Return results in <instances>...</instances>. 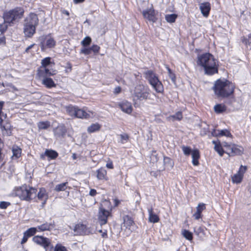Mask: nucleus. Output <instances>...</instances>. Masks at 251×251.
<instances>
[{"mask_svg": "<svg viewBox=\"0 0 251 251\" xmlns=\"http://www.w3.org/2000/svg\"><path fill=\"white\" fill-rule=\"evenodd\" d=\"M193 217L195 219L198 220L201 218V214L197 211L193 214Z\"/></svg>", "mask_w": 251, "mask_h": 251, "instance_id": "obj_57", "label": "nucleus"}, {"mask_svg": "<svg viewBox=\"0 0 251 251\" xmlns=\"http://www.w3.org/2000/svg\"><path fill=\"white\" fill-rule=\"evenodd\" d=\"M101 233V236L103 238H107V231L106 230H104L103 231L102 230H100L99 231Z\"/></svg>", "mask_w": 251, "mask_h": 251, "instance_id": "obj_59", "label": "nucleus"}, {"mask_svg": "<svg viewBox=\"0 0 251 251\" xmlns=\"http://www.w3.org/2000/svg\"><path fill=\"white\" fill-rule=\"evenodd\" d=\"M23 13L24 10L20 7L5 12L3 16L4 23L9 24L10 25L14 24L22 18Z\"/></svg>", "mask_w": 251, "mask_h": 251, "instance_id": "obj_6", "label": "nucleus"}, {"mask_svg": "<svg viewBox=\"0 0 251 251\" xmlns=\"http://www.w3.org/2000/svg\"><path fill=\"white\" fill-rule=\"evenodd\" d=\"M119 106L121 110L127 114H130L132 111V107L130 102L127 101H124L119 104Z\"/></svg>", "mask_w": 251, "mask_h": 251, "instance_id": "obj_17", "label": "nucleus"}, {"mask_svg": "<svg viewBox=\"0 0 251 251\" xmlns=\"http://www.w3.org/2000/svg\"><path fill=\"white\" fill-rule=\"evenodd\" d=\"M106 171L103 168H100L97 171V178L99 179H105L106 176Z\"/></svg>", "mask_w": 251, "mask_h": 251, "instance_id": "obj_34", "label": "nucleus"}, {"mask_svg": "<svg viewBox=\"0 0 251 251\" xmlns=\"http://www.w3.org/2000/svg\"><path fill=\"white\" fill-rule=\"evenodd\" d=\"M248 38L243 37L242 39V42L246 46H250L251 44V33L248 35Z\"/></svg>", "mask_w": 251, "mask_h": 251, "instance_id": "obj_48", "label": "nucleus"}, {"mask_svg": "<svg viewBox=\"0 0 251 251\" xmlns=\"http://www.w3.org/2000/svg\"><path fill=\"white\" fill-rule=\"evenodd\" d=\"M181 149L183 152V153L186 155V156H188L191 153L192 154V150H191V149L190 147H188V146H181Z\"/></svg>", "mask_w": 251, "mask_h": 251, "instance_id": "obj_41", "label": "nucleus"}, {"mask_svg": "<svg viewBox=\"0 0 251 251\" xmlns=\"http://www.w3.org/2000/svg\"><path fill=\"white\" fill-rule=\"evenodd\" d=\"M32 240L34 243L43 247L46 249L50 245V239L42 236H35L32 238Z\"/></svg>", "mask_w": 251, "mask_h": 251, "instance_id": "obj_10", "label": "nucleus"}, {"mask_svg": "<svg viewBox=\"0 0 251 251\" xmlns=\"http://www.w3.org/2000/svg\"><path fill=\"white\" fill-rule=\"evenodd\" d=\"M192 164L194 166L199 164V159L200 157V152L198 150H195L192 152Z\"/></svg>", "mask_w": 251, "mask_h": 251, "instance_id": "obj_24", "label": "nucleus"}, {"mask_svg": "<svg viewBox=\"0 0 251 251\" xmlns=\"http://www.w3.org/2000/svg\"><path fill=\"white\" fill-rule=\"evenodd\" d=\"M45 154L52 159L56 158L58 156L57 152L51 150H47L45 152Z\"/></svg>", "mask_w": 251, "mask_h": 251, "instance_id": "obj_31", "label": "nucleus"}, {"mask_svg": "<svg viewBox=\"0 0 251 251\" xmlns=\"http://www.w3.org/2000/svg\"><path fill=\"white\" fill-rule=\"evenodd\" d=\"M12 159H16L20 157L21 154V150L18 147H14L12 149Z\"/></svg>", "mask_w": 251, "mask_h": 251, "instance_id": "obj_30", "label": "nucleus"}, {"mask_svg": "<svg viewBox=\"0 0 251 251\" xmlns=\"http://www.w3.org/2000/svg\"><path fill=\"white\" fill-rule=\"evenodd\" d=\"M91 52V50L90 49V48H84L83 49H81V53H83L86 55H88L90 54Z\"/></svg>", "mask_w": 251, "mask_h": 251, "instance_id": "obj_52", "label": "nucleus"}, {"mask_svg": "<svg viewBox=\"0 0 251 251\" xmlns=\"http://www.w3.org/2000/svg\"><path fill=\"white\" fill-rule=\"evenodd\" d=\"M243 177V176H242L237 173L232 176V180L234 183H239L241 182Z\"/></svg>", "mask_w": 251, "mask_h": 251, "instance_id": "obj_37", "label": "nucleus"}, {"mask_svg": "<svg viewBox=\"0 0 251 251\" xmlns=\"http://www.w3.org/2000/svg\"><path fill=\"white\" fill-rule=\"evenodd\" d=\"M37 15L34 13H30L25 20V25H29L31 26L36 27L38 24Z\"/></svg>", "mask_w": 251, "mask_h": 251, "instance_id": "obj_12", "label": "nucleus"}, {"mask_svg": "<svg viewBox=\"0 0 251 251\" xmlns=\"http://www.w3.org/2000/svg\"><path fill=\"white\" fill-rule=\"evenodd\" d=\"M90 117V115L86 113L85 111L82 109H79L78 107L76 109L75 117L78 118H88Z\"/></svg>", "mask_w": 251, "mask_h": 251, "instance_id": "obj_27", "label": "nucleus"}, {"mask_svg": "<svg viewBox=\"0 0 251 251\" xmlns=\"http://www.w3.org/2000/svg\"><path fill=\"white\" fill-rule=\"evenodd\" d=\"M212 143L214 145L215 151L218 153L220 156H222L225 151L222 148V145L220 142L215 141H213Z\"/></svg>", "mask_w": 251, "mask_h": 251, "instance_id": "obj_26", "label": "nucleus"}, {"mask_svg": "<svg viewBox=\"0 0 251 251\" xmlns=\"http://www.w3.org/2000/svg\"><path fill=\"white\" fill-rule=\"evenodd\" d=\"M176 17V15L172 14L166 15L165 19L166 21L169 23H174L175 22Z\"/></svg>", "mask_w": 251, "mask_h": 251, "instance_id": "obj_39", "label": "nucleus"}, {"mask_svg": "<svg viewBox=\"0 0 251 251\" xmlns=\"http://www.w3.org/2000/svg\"><path fill=\"white\" fill-rule=\"evenodd\" d=\"M36 27L32 26L29 25H25L24 32L27 37H31L35 33Z\"/></svg>", "mask_w": 251, "mask_h": 251, "instance_id": "obj_19", "label": "nucleus"}, {"mask_svg": "<svg viewBox=\"0 0 251 251\" xmlns=\"http://www.w3.org/2000/svg\"><path fill=\"white\" fill-rule=\"evenodd\" d=\"M3 102L0 101V127L3 135L9 136L11 134L10 124L5 121L6 115L2 111Z\"/></svg>", "mask_w": 251, "mask_h": 251, "instance_id": "obj_7", "label": "nucleus"}, {"mask_svg": "<svg viewBox=\"0 0 251 251\" xmlns=\"http://www.w3.org/2000/svg\"><path fill=\"white\" fill-rule=\"evenodd\" d=\"M151 90L147 85L142 84L136 85L132 92L134 101H143L150 99Z\"/></svg>", "mask_w": 251, "mask_h": 251, "instance_id": "obj_5", "label": "nucleus"}, {"mask_svg": "<svg viewBox=\"0 0 251 251\" xmlns=\"http://www.w3.org/2000/svg\"><path fill=\"white\" fill-rule=\"evenodd\" d=\"M100 128V126L99 124H93L88 127L87 131L89 133H92L99 130Z\"/></svg>", "mask_w": 251, "mask_h": 251, "instance_id": "obj_32", "label": "nucleus"}, {"mask_svg": "<svg viewBox=\"0 0 251 251\" xmlns=\"http://www.w3.org/2000/svg\"><path fill=\"white\" fill-rule=\"evenodd\" d=\"M50 123L49 121L40 122L37 126L39 129H46L50 126Z\"/></svg>", "mask_w": 251, "mask_h": 251, "instance_id": "obj_35", "label": "nucleus"}, {"mask_svg": "<svg viewBox=\"0 0 251 251\" xmlns=\"http://www.w3.org/2000/svg\"><path fill=\"white\" fill-rule=\"evenodd\" d=\"M91 42V39L90 37H86L82 41L81 44L85 47L89 45Z\"/></svg>", "mask_w": 251, "mask_h": 251, "instance_id": "obj_47", "label": "nucleus"}, {"mask_svg": "<svg viewBox=\"0 0 251 251\" xmlns=\"http://www.w3.org/2000/svg\"><path fill=\"white\" fill-rule=\"evenodd\" d=\"M56 74V71L52 69H50L48 67L40 68L38 71V75L40 77H49L53 75Z\"/></svg>", "mask_w": 251, "mask_h": 251, "instance_id": "obj_13", "label": "nucleus"}, {"mask_svg": "<svg viewBox=\"0 0 251 251\" xmlns=\"http://www.w3.org/2000/svg\"><path fill=\"white\" fill-rule=\"evenodd\" d=\"M10 204L9 202L1 201L0 202V208L2 209H5Z\"/></svg>", "mask_w": 251, "mask_h": 251, "instance_id": "obj_53", "label": "nucleus"}, {"mask_svg": "<svg viewBox=\"0 0 251 251\" xmlns=\"http://www.w3.org/2000/svg\"><path fill=\"white\" fill-rule=\"evenodd\" d=\"M215 112L217 113H221L226 110V107L224 105L218 104L214 106Z\"/></svg>", "mask_w": 251, "mask_h": 251, "instance_id": "obj_36", "label": "nucleus"}, {"mask_svg": "<svg viewBox=\"0 0 251 251\" xmlns=\"http://www.w3.org/2000/svg\"><path fill=\"white\" fill-rule=\"evenodd\" d=\"M123 220L124 226H125L126 228L130 229L131 226H133L134 224L133 220L130 217L127 215L124 216Z\"/></svg>", "mask_w": 251, "mask_h": 251, "instance_id": "obj_23", "label": "nucleus"}, {"mask_svg": "<svg viewBox=\"0 0 251 251\" xmlns=\"http://www.w3.org/2000/svg\"><path fill=\"white\" fill-rule=\"evenodd\" d=\"M170 118L173 120L180 121L182 118V115L181 112H177L175 115L170 116Z\"/></svg>", "mask_w": 251, "mask_h": 251, "instance_id": "obj_45", "label": "nucleus"}, {"mask_svg": "<svg viewBox=\"0 0 251 251\" xmlns=\"http://www.w3.org/2000/svg\"><path fill=\"white\" fill-rule=\"evenodd\" d=\"M222 146H223V147H226V152L228 151L229 150L230 147L231 146V144H229L226 142H224V143H223Z\"/></svg>", "mask_w": 251, "mask_h": 251, "instance_id": "obj_54", "label": "nucleus"}, {"mask_svg": "<svg viewBox=\"0 0 251 251\" xmlns=\"http://www.w3.org/2000/svg\"><path fill=\"white\" fill-rule=\"evenodd\" d=\"M35 45V44H33L30 46H29L25 50V52L26 53H28L29 50H30L31 48L33 47V46Z\"/></svg>", "mask_w": 251, "mask_h": 251, "instance_id": "obj_63", "label": "nucleus"}, {"mask_svg": "<svg viewBox=\"0 0 251 251\" xmlns=\"http://www.w3.org/2000/svg\"><path fill=\"white\" fill-rule=\"evenodd\" d=\"M106 166L108 168H109V169L113 168V165L112 162H110L107 163Z\"/></svg>", "mask_w": 251, "mask_h": 251, "instance_id": "obj_64", "label": "nucleus"}, {"mask_svg": "<svg viewBox=\"0 0 251 251\" xmlns=\"http://www.w3.org/2000/svg\"><path fill=\"white\" fill-rule=\"evenodd\" d=\"M197 64L203 67L206 75H212L218 72V65L214 56L209 53L199 55L198 57Z\"/></svg>", "mask_w": 251, "mask_h": 251, "instance_id": "obj_1", "label": "nucleus"}, {"mask_svg": "<svg viewBox=\"0 0 251 251\" xmlns=\"http://www.w3.org/2000/svg\"><path fill=\"white\" fill-rule=\"evenodd\" d=\"M247 170V167L241 166L239 169V170L237 173L240 174L241 176H243L244 173L246 172Z\"/></svg>", "mask_w": 251, "mask_h": 251, "instance_id": "obj_51", "label": "nucleus"}, {"mask_svg": "<svg viewBox=\"0 0 251 251\" xmlns=\"http://www.w3.org/2000/svg\"><path fill=\"white\" fill-rule=\"evenodd\" d=\"M40 41V47L42 50L46 49L53 48L56 45V41L50 34L43 35L39 38Z\"/></svg>", "mask_w": 251, "mask_h": 251, "instance_id": "obj_8", "label": "nucleus"}, {"mask_svg": "<svg viewBox=\"0 0 251 251\" xmlns=\"http://www.w3.org/2000/svg\"><path fill=\"white\" fill-rule=\"evenodd\" d=\"M243 151V149L241 147L238 146L235 144H232L228 151L226 152L231 156L236 155H241Z\"/></svg>", "mask_w": 251, "mask_h": 251, "instance_id": "obj_14", "label": "nucleus"}, {"mask_svg": "<svg viewBox=\"0 0 251 251\" xmlns=\"http://www.w3.org/2000/svg\"><path fill=\"white\" fill-rule=\"evenodd\" d=\"M97 191L95 189H91L89 192V194L91 196H94L96 195Z\"/></svg>", "mask_w": 251, "mask_h": 251, "instance_id": "obj_61", "label": "nucleus"}, {"mask_svg": "<svg viewBox=\"0 0 251 251\" xmlns=\"http://www.w3.org/2000/svg\"><path fill=\"white\" fill-rule=\"evenodd\" d=\"M148 212L149 214V221L150 222L155 223L159 221V218L153 212L152 208L148 209Z\"/></svg>", "mask_w": 251, "mask_h": 251, "instance_id": "obj_22", "label": "nucleus"}, {"mask_svg": "<svg viewBox=\"0 0 251 251\" xmlns=\"http://www.w3.org/2000/svg\"><path fill=\"white\" fill-rule=\"evenodd\" d=\"M42 66L40 68L48 67L50 64V58L46 57L43 59L41 62Z\"/></svg>", "mask_w": 251, "mask_h": 251, "instance_id": "obj_40", "label": "nucleus"}, {"mask_svg": "<svg viewBox=\"0 0 251 251\" xmlns=\"http://www.w3.org/2000/svg\"><path fill=\"white\" fill-rule=\"evenodd\" d=\"M29 237L28 236H27L25 233H24V236L21 241V244H25V242H26L28 238Z\"/></svg>", "mask_w": 251, "mask_h": 251, "instance_id": "obj_56", "label": "nucleus"}, {"mask_svg": "<svg viewBox=\"0 0 251 251\" xmlns=\"http://www.w3.org/2000/svg\"><path fill=\"white\" fill-rule=\"evenodd\" d=\"M200 9L202 15L207 17L211 9L210 4L208 2L201 3L200 4Z\"/></svg>", "mask_w": 251, "mask_h": 251, "instance_id": "obj_16", "label": "nucleus"}, {"mask_svg": "<svg viewBox=\"0 0 251 251\" xmlns=\"http://www.w3.org/2000/svg\"><path fill=\"white\" fill-rule=\"evenodd\" d=\"M68 183V182H66L56 185L54 188V190L56 192L65 191L67 188Z\"/></svg>", "mask_w": 251, "mask_h": 251, "instance_id": "obj_33", "label": "nucleus"}, {"mask_svg": "<svg viewBox=\"0 0 251 251\" xmlns=\"http://www.w3.org/2000/svg\"><path fill=\"white\" fill-rule=\"evenodd\" d=\"M163 162L165 167L168 169H172L174 167V161L169 157L164 156Z\"/></svg>", "mask_w": 251, "mask_h": 251, "instance_id": "obj_28", "label": "nucleus"}, {"mask_svg": "<svg viewBox=\"0 0 251 251\" xmlns=\"http://www.w3.org/2000/svg\"><path fill=\"white\" fill-rule=\"evenodd\" d=\"M110 213L108 210H105L102 205L99 208L98 219L100 225H105L107 223L108 217L110 216Z\"/></svg>", "mask_w": 251, "mask_h": 251, "instance_id": "obj_9", "label": "nucleus"}, {"mask_svg": "<svg viewBox=\"0 0 251 251\" xmlns=\"http://www.w3.org/2000/svg\"><path fill=\"white\" fill-rule=\"evenodd\" d=\"M74 231L79 235L86 234L89 232L85 225L80 224L75 226Z\"/></svg>", "mask_w": 251, "mask_h": 251, "instance_id": "obj_18", "label": "nucleus"}, {"mask_svg": "<svg viewBox=\"0 0 251 251\" xmlns=\"http://www.w3.org/2000/svg\"><path fill=\"white\" fill-rule=\"evenodd\" d=\"M38 228L37 227H31L26 230L24 233H25L29 237L32 236L34 235L36 231H37Z\"/></svg>", "mask_w": 251, "mask_h": 251, "instance_id": "obj_38", "label": "nucleus"}, {"mask_svg": "<svg viewBox=\"0 0 251 251\" xmlns=\"http://www.w3.org/2000/svg\"><path fill=\"white\" fill-rule=\"evenodd\" d=\"M67 132L66 127L63 125H59L53 130L55 136L56 138L63 137Z\"/></svg>", "mask_w": 251, "mask_h": 251, "instance_id": "obj_15", "label": "nucleus"}, {"mask_svg": "<svg viewBox=\"0 0 251 251\" xmlns=\"http://www.w3.org/2000/svg\"><path fill=\"white\" fill-rule=\"evenodd\" d=\"M143 74L145 78L156 92L158 93L163 92V85L154 71L151 70H147L144 72Z\"/></svg>", "mask_w": 251, "mask_h": 251, "instance_id": "obj_4", "label": "nucleus"}, {"mask_svg": "<svg viewBox=\"0 0 251 251\" xmlns=\"http://www.w3.org/2000/svg\"><path fill=\"white\" fill-rule=\"evenodd\" d=\"M54 227V223H44L37 226L38 229L40 231H44L46 230H50Z\"/></svg>", "mask_w": 251, "mask_h": 251, "instance_id": "obj_25", "label": "nucleus"}, {"mask_svg": "<svg viewBox=\"0 0 251 251\" xmlns=\"http://www.w3.org/2000/svg\"><path fill=\"white\" fill-rule=\"evenodd\" d=\"M42 83L48 88H51L56 86L53 80L49 77H42Z\"/></svg>", "mask_w": 251, "mask_h": 251, "instance_id": "obj_20", "label": "nucleus"}, {"mask_svg": "<svg viewBox=\"0 0 251 251\" xmlns=\"http://www.w3.org/2000/svg\"><path fill=\"white\" fill-rule=\"evenodd\" d=\"M37 197L38 200L43 201L42 206H43L48 199V195L46 193V190L43 188L40 189L39 192L37 194Z\"/></svg>", "mask_w": 251, "mask_h": 251, "instance_id": "obj_21", "label": "nucleus"}, {"mask_svg": "<svg viewBox=\"0 0 251 251\" xmlns=\"http://www.w3.org/2000/svg\"><path fill=\"white\" fill-rule=\"evenodd\" d=\"M37 190L27 185L16 187L12 192L13 196L18 197L21 200L30 201L37 196Z\"/></svg>", "mask_w": 251, "mask_h": 251, "instance_id": "obj_3", "label": "nucleus"}, {"mask_svg": "<svg viewBox=\"0 0 251 251\" xmlns=\"http://www.w3.org/2000/svg\"><path fill=\"white\" fill-rule=\"evenodd\" d=\"M91 51H93L94 53H98L99 52V50H100V47L96 45H93L91 48H90Z\"/></svg>", "mask_w": 251, "mask_h": 251, "instance_id": "obj_50", "label": "nucleus"}, {"mask_svg": "<svg viewBox=\"0 0 251 251\" xmlns=\"http://www.w3.org/2000/svg\"><path fill=\"white\" fill-rule=\"evenodd\" d=\"M169 75L170 78L172 79V80L173 82H175V80H176V76H175V74L172 73L169 74Z\"/></svg>", "mask_w": 251, "mask_h": 251, "instance_id": "obj_62", "label": "nucleus"}, {"mask_svg": "<svg viewBox=\"0 0 251 251\" xmlns=\"http://www.w3.org/2000/svg\"><path fill=\"white\" fill-rule=\"evenodd\" d=\"M5 43V38L4 36L0 37V45H4Z\"/></svg>", "mask_w": 251, "mask_h": 251, "instance_id": "obj_60", "label": "nucleus"}, {"mask_svg": "<svg viewBox=\"0 0 251 251\" xmlns=\"http://www.w3.org/2000/svg\"><path fill=\"white\" fill-rule=\"evenodd\" d=\"M144 17L149 21L154 23L156 21L157 18L155 15L154 9L152 8L144 10L142 12Z\"/></svg>", "mask_w": 251, "mask_h": 251, "instance_id": "obj_11", "label": "nucleus"}, {"mask_svg": "<svg viewBox=\"0 0 251 251\" xmlns=\"http://www.w3.org/2000/svg\"><path fill=\"white\" fill-rule=\"evenodd\" d=\"M77 108V107L70 105L66 107V110L69 115L75 117Z\"/></svg>", "mask_w": 251, "mask_h": 251, "instance_id": "obj_29", "label": "nucleus"}, {"mask_svg": "<svg viewBox=\"0 0 251 251\" xmlns=\"http://www.w3.org/2000/svg\"><path fill=\"white\" fill-rule=\"evenodd\" d=\"M119 136L120 137V142L122 144L127 142L129 138L128 135L125 133L119 135Z\"/></svg>", "mask_w": 251, "mask_h": 251, "instance_id": "obj_43", "label": "nucleus"}, {"mask_svg": "<svg viewBox=\"0 0 251 251\" xmlns=\"http://www.w3.org/2000/svg\"><path fill=\"white\" fill-rule=\"evenodd\" d=\"M7 28V25H0V31H1V32L3 33L6 30Z\"/></svg>", "mask_w": 251, "mask_h": 251, "instance_id": "obj_58", "label": "nucleus"}, {"mask_svg": "<svg viewBox=\"0 0 251 251\" xmlns=\"http://www.w3.org/2000/svg\"><path fill=\"white\" fill-rule=\"evenodd\" d=\"M218 133L217 134V136H226L228 137L231 135L230 133L227 129L218 130Z\"/></svg>", "mask_w": 251, "mask_h": 251, "instance_id": "obj_44", "label": "nucleus"}, {"mask_svg": "<svg viewBox=\"0 0 251 251\" xmlns=\"http://www.w3.org/2000/svg\"><path fill=\"white\" fill-rule=\"evenodd\" d=\"M205 209V204L203 203H200L198 204L197 207V211L200 213L202 212V211Z\"/></svg>", "mask_w": 251, "mask_h": 251, "instance_id": "obj_49", "label": "nucleus"}, {"mask_svg": "<svg viewBox=\"0 0 251 251\" xmlns=\"http://www.w3.org/2000/svg\"><path fill=\"white\" fill-rule=\"evenodd\" d=\"M121 90H122L121 87L120 86H117V87H115V89H114L113 93L117 95V94L120 93L121 92Z\"/></svg>", "mask_w": 251, "mask_h": 251, "instance_id": "obj_55", "label": "nucleus"}, {"mask_svg": "<svg viewBox=\"0 0 251 251\" xmlns=\"http://www.w3.org/2000/svg\"><path fill=\"white\" fill-rule=\"evenodd\" d=\"M54 251H68L66 248L61 244H57L54 248Z\"/></svg>", "mask_w": 251, "mask_h": 251, "instance_id": "obj_46", "label": "nucleus"}, {"mask_svg": "<svg viewBox=\"0 0 251 251\" xmlns=\"http://www.w3.org/2000/svg\"><path fill=\"white\" fill-rule=\"evenodd\" d=\"M182 234L183 236L188 240H192L193 239L192 233L187 230H184L182 231Z\"/></svg>", "mask_w": 251, "mask_h": 251, "instance_id": "obj_42", "label": "nucleus"}, {"mask_svg": "<svg viewBox=\"0 0 251 251\" xmlns=\"http://www.w3.org/2000/svg\"><path fill=\"white\" fill-rule=\"evenodd\" d=\"M213 89L217 96L225 98L233 93L234 85L227 80L218 79L215 82Z\"/></svg>", "mask_w": 251, "mask_h": 251, "instance_id": "obj_2", "label": "nucleus"}]
</instances>
